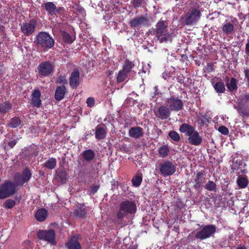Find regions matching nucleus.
<instances>
[{
  "mask_svg": "<svg viewBox=\"0 0 249 249\" xmlns=\"http://www.w3.org/2000/svg\"><path fill=\"white\" fill-rule=\"evenodd\" d=\"M155 92L157 91V88L156 87H155Z\"/></svg>",
  "mask_w": 249,
  "mask_h": 249,
  "instance_id": "nucleus-58",
  "label": "nucleus"
},
{
  "mask_svg": "<svg viewBox=\"0 0 249 249\" xmlns=\"http://www.w3.org/2000/svg\"><path fill=\"white\" fill-rule=\"evenodd\" d=\"M15 204L16 202L15 200L11 199H9L5 201L3 204V207L6 209H11L14 207Z\"/></svg>",
  "mask_w": 249,
  "mask_h": 249,
  "instance_id": "nucleus-38",
  "label": "nucleus"
},
{
  "mask_svg": "<svg viewBox=\"0 0 249 249\" xmlns=\"http://www.w3.org/2000/svg\"><path fill=\"white\" fill-rule=\"evenodd\" d=\"M158 151L160 157L165 158L169 154V148L167 145H164L159 148Z\"/></svg>",
  "mask_w": 249,
  "mask_h": 249,
  "instance_id": "nucleus-31",
  "label": "nucleus"
},
{
  "mask_svg": "<svg viewBox=\"0 0 249 249\" xmlns=\"http://www.w3.org/2000/svg\"><path fill=\"white\" fill-rule=\"evenodd\" d=\"M44 165L48 169H54L56 165V160L54 158H50L44 163Z\"/></svg>",
  "mask_w": 249,
  "mask_h": 249,
  "instance_id": "nucleus-32",
  "label": "nucleus"
},
{
  "mask_svg": "<svg viewBox=\"0 0 249 249\" xmlns=\"http://www.w3.org/2000/svg\"><path fill=\"white\" fill-rule=\"evenodd\" d=\"M17 141L15 140L11 141L9 142L8 145L11 147H13L16 144Z\"/></svg>",
  "mask_w": 249,
  "mask_h": 249,
  "instance_id": "nucleus-52",
  "label": "nucleus"
},
{
  "mask_svg": "<svg viewBox=\"0 0 249 249\" xmlns=\"http://www.w3.org/2000/svg\"><path fill=\"white\" fill-rule=\"evenodd\" d=\"M246 163L242 158L235 160L234 158L232 160V164L231 169L237 171L238 174H245L246 171Z\"/></svg>",
  "mask_w": 249,
  "mask_h": 249,
  "instance_id": "nucleus-11",
  "label": "nucleus"
},
{
  "mask_svg": "<svg viewBox=\"0 0 249 249\" xmlns=\"http://www.w3.org/2000/svg\"><path fill=\"white\" fill-rule=\"evenodd\" d=\"M222 30L227 35L231 34L234 31V26L231 23L227 22L223 25Z\"/></svg>",
  "mask_w": 249,
  "mask_h": 249,
  "instance_id": "nucleus-28",
  "label": "nucleus"
},
{
  "mask_svg": "<svg viewBox=\"0 0 249 249\" xmlns=\"http://www.w3.org/2000/svg\"><path fill=\"white\" fill-rule=\"evenodd\" d=\"M215 231V227L213 225H207L204 227L196 234L197 239L204 240L210 237Z\"/></svg>",
  "mask_w": 249,
  "mask_h": 249,
  "instance_id": "nucleus-7",
  "label": "nucleus"
},
{
  "mask_svg": "<svg viewBox=\"0 0 249 249\" xmlns=\"http://www.w3.org/2000/svg\"><path fill=\"white\" fill-rule=\"evenodd\" d=\"M95 135L96 138L98 139H103L106 135V132L105 129L100 126H98L96 127Z\"/></svg>",
  "mask_w": 249,
  "mask_h": 249,
  "instance_id": "nucleus-33",
  "label": "nucleus"
},
{
  "mask_svg": "<svg viewBox=\"0 0 249 249\" xmlns=\"http://www.w3.org/2000/svg\"><path fill=\"white\" fill-rule=\"evenodd\" d=\"M245 78L247 79V82L249 81V69H245L244 71Z\"/></svg>",
  "mask_w": 249,
  "mask_h": 249,
  "instance_id": "nucleus-51",
  "label": "nucleus"
},
{
  "mask_svg": "<svg viewBox=\"0 0 249 249\" xmlns=\"http://www.w3.org/2000/svg\"><path fill=\"white\" fill-rule=\"evenodd\" d=\"M31 177V174L30 171L25 169L23 170L22 175L19 173L16 174L14 176V180L17 185H23L25 182H27Z\"/></svg>",
  "mask_w": 249,
  "mask_h": 249,
  "instance_id": "nucleus-10",
  "label": "nucleus"
},
{
  "mask_svg": "<svg viewBox=\"0 0 249 249\" xmlns=\"http://www.w3.org/2000/svg\"><path fill=\"white\" fill-rule=\"evenodd\" d=\"M23 246H25L26 248H28L30 246L29 241H25L23 243Z\"/></svg>",
  "mask_w": 249,
  "mask_h": 249,
  "instance_id": "nucleus-54",
  "label": "nucleus"
},
{
  "mask_svg": "<svg viewBox=\"0 0 249 249\" xmlns=\"http://www.w3.org/2000/svg\"><path fill=\"white\" fill-rule=\"evenodd\" d=\"M245 53L249 57V38L247 39L245 45Z\"/></svg>",
  "mask_w": 249,
  "mask_h": 249,
  "instance_id": "nucleus-49",
  "label": "nucleus"
},
{
  "mask_svg": "<svg viewBox=\"0 0 249 249\" xmlns=\"http://www.w3.org/2000/svg\"><path fill=\"white\" fill-rule=\"evenodd\" d=\"M80 73L77 69H74L70 77V85L72 88H76L79 84Z\"/></svg>",
  "mask_w": 249,
  "mask_h": 249,
  "instance_id": "nucleus-15",
  "label": "nucleus"
},
{
  "mask_svg": "<svg viewBox=\"0 0 249 249\" xmlns=\"http://www.w3.org/2000/svg\"><path fill=\"white\" fill-rule=\"evenodd\" d=\"M47 211L44 208L39 209L35 214L36 219L39 221H43L46 218Z\"/></svg>",
  "mask_w": 249,
  "mask_h": 249,
  "instance_id": "nucleus-26",
  "label": "nucleus"
},
{
  "mask_svg": "<svg viewBox=\"0 0 249 249\" xmlns=\"http://www.w3.org/2000/svg\"><path fill=\"white\" fill-rule=\"evenodd\" d=\"M41 93L38 89L34 90L31 96V103L35 107H39L41 104Z\"/></svg>",
  "mask_w": 249,
  "mask_h": 249,
  "instance_id": "nucleus-16",
  "label": "nucleus"
},
{
  "mask_svg": "<svg viewBox=\"0 0 249 249\" xmlns=\"http://www.w3.org/2000/svg\"><path fill=\"white\" fill-rule=\"evenodd\" d=\"M201 13L197 8H191L182 18L186 25H191L196 23L200 18Z\"/></svg>",
  "mask_w": 249,
  "mask_h": 249,
  "instance_id": "nucleus-5",
  "label": "nucleus"
},
{
  "mask_svg": "<svg viewBox=\"0 0 249 249\" xmlns=\"http://www.w3.org/2000/svg\"><path fill=\"white\" fill-rule=\"evenodd\" d=\"M226 86L230 92H233L237 89V80L234 78H231L230 82L226 83Z\"/></svg>",
  "mask_w": 249,
  "mask_h": 249,
  "instance_id": "nucleus-27",
  "label": "nucleus"
},
{
  "mask_svg": "<svg viewBox=\"0 0 249 249\" xmlns=\"http://www.w3.org/2000/svg\"><path fill=\"white\" fill-rule=\"evenodd\" d=\"M167 27L164 21L158 22L156 24V35L168 32ZM160 36L161 35H160Z\"/></svg>",
  "mask_w": 249,
  "mask_h": 249,
  "instance_id": "nucleus-23",
  "label": "nucleus"
},
{
  "mask_svg": "<svg viewBox=\"0 0 249 249\" xmlns=\"http://www.w3.org/2000/svg\"><path fill=\"white\" fill-rule=\"evenodd\" d=\"M219 132L224 135H228L229 131L226 126L222 125L219 127Z\"/></svg>",
  "mask_w": 249,
  "mask_h": 249,
  "instance_id": "nucleus-44",
  "label": "nucleus"
},
{
  "mask_svg": "<svg viewBox=\"0 0 249 249\" xmlns=\"http://www.w3.org/2000/svg\"><path fill=\"white\" fill-rule=\"evenodd\" d=\"M213 66L211 64H208L206 67V70L208 71V72H210V71H213Z\"/></svg>",
  "mask_w": 249,
  "mask_h": 249,
  "instance_id": "nucleus-53",
  "label": "nucleus"
},
{
  "mask_svg": "<svg viewBox=\"0 0 249 249\" xmlns=\"http://www.w3.org/2000/svg\"><path fill=\"white\" fill-rule=\"evenodd\" d=\"M127 73L124 71V70L120 71L117 77V80L118 82H123L126 77Z\"/></svg>",
  "mask_w": 249,
  "mask_h": 249,
  "instance_id": "nucleus-39",
  "label": "nucleus"
},
{
  "mask_svg": "<svg viewBox=\"0 0 249 249\" xmlns=\"http://www.w3.org/2000/svg\"><path fill=\"white\" fill-rule=\"evenodd\" d=\"M129 136L133 138H138L143 135L142 129L140 127H133L129 131Z\"/></svg>",
  "mask_w": 249,
  "mask_h": 249,
  "instance_id": "nucleus-20",
  "label": "nucleus"
},
{
  "mask_svg": "<svg viewBox=\"0 0 249 249\" xmlns=\"http://www.w3.org/2000/svg\"><path fill=\"white\" fill-rule=\"evenodd\" d=\"M87 213L86 208L84 205L80 204L77 206L73 214L77 217H83Z\"/></svg>",
  "mask_w": 249,
  "mask_h": 249,
  "instance_id": "nucleus-25",
  "label": "nucleus"
},
{
  "mask_svg": "<svg viewBox=\"0 0 249 249\" xmlns=\"http://www.w3.org/2000/svg\"><path fill=\"white\" fill-rule=\"evenodd\" d=\"M169 77V75H168L167 73H162V77L164 79H167Z\"/></svg>",
  "mask_w": 249,
  "mask_h": 249,
  "instance_id": "nucleus-56",
  "label": "nucleus"
},
{
  "mask_svg": "<svg viewBox=\"0 0 249 249\" xmlns=\"http://www.w3.org/2000/svg\"><path fill=\"white\" fill-rule=\"evenodd\" d=\"M36 44L45 49L52 48L54 44L53 39L47 33L41 32L36 37Z\"/></svg>",
  "mask_w": 249,
  "mask_h": 249,
  "instance_id": "nucleus-3",
  "label": "nucleus"
},
{
  "mask_svg": "<svg viewBox=\"0 0 249 249\" xmlns=\"http://www.w3.org/2000/svg\"><path fill=\"white\" fill-rule=\"evenodd\" d=\"M155 113L157 117L163 120L167 119L169 116L170 112L167 107L161 106Z\"/></svg>",
  "mask_w": 249,
  "mask_h": 249,
  "instance_id": "nucleus-18",
  "label": "nucleus"
},
{
  "mask_svg": "<svg viewBox=\"0 0 249 249\" xmlns=\"http://www.w3.org/2000/svg\"><path fill=\"white\" fill-rule=\"evenodd\" d=\"M213 85L215 90V91L218 92V82L217 81L216 78H213L211 81Z\"/></svg>",
  "mask_w": 249,
  "mask_h": 249,
  "instance_id": "nucleus-46",
  "label": "nucleus"
},
{
  "mask_svg": "<svg viewBox=\"0 0 249 249\" xmlns=\"http://www.w3.org/2000/svg\"><path fill=\"white\" fill-rule=\"evenodd\" d=\"M237 183L240 188H245L248 185V180L244 177H241L237 179Z\"/></svg>",
  "mask_w": 249,
  "mask_h": 249,
  "instance_id": "nucleus-34",
  "label": "nucleus"
},
{
  "mask_svg": "<svg viewBox=\"0 0 249 249\" xmlns=\"http://www.w3.org/2000/svg\"><path fill=\"white\" fill-rule=\"evenodd\" d=\"M45 9L50 15H54L58 13V10L56 9L55 4L52 2H48L44 4Z\"/></svg>",
  "mask_w": 249,
  "mask_h": 249,
  "instance_id": "nucleus-21",
  "label": "nucleus"
},
{
  "mask_svg": "<svg viewBox=\"0 0 249 249\" xmlns=\"http://www.w3.org/2000/svg\"><path fill=\"white\" fill-rule=\"evenodd\" d=\"M169 137L172 140L178 142L180 140L179 134L176 131H171L169 133Z\"/></svg>",
  "mask_w": 249,
  "mask_h": 249,
  "instance_id": "nucleus-41",
  "label": "nucleus"
},
{
  "mask_svg": "<svg viewBox=\"0 0 249 249\" xmlns=\"http://www.w3.org/2000/svg\"><path fill=\"white\" fill-rule=\"evenodd\" d=\"M142 176L141 173H138L132 179V182L133 186L138 187L142 181Z\"/></svg>",
  "mask_w": 249,
  "mask_h": 249,
  "instance_id": "nucleus-29",
  "label": "nucleus"
},
{
  "mask_svg": "<svg viewBox=\"0 0 249 249\" xmlns=\"http://www.w3.org/2000/svg\"><path fill=\"white\" fill-rule=\"evenodd\" d=\"M236 249H247L245 246L238 247Z\"/></svg>",
  "mask_w": 249,
  "mask_h": 249,
  "instance_id": "nucleus-57",
  "label": "nucleus"
},
{
  "mask_svg": "<svg viewBox=\"0 0 249 249\" xmlns=\"http://www.w3.org/2000/svg\"><path fill=\"white\" fill-rule=\"evenodd\" d=\"M225 89L223 83L219 82V93H222Z\"/></svg>",
  "mask_w": 249,
  "mask_h": 249,
  "instance_id": "nucleus-47",
  "label": "nucleus"
},
{
  "mask_svg": "<svg viewBox=\"0 0 249 249\" xmlns=\"http://www.w3.org/2000/svg\"><path fill=\"white\" fill-rule=\"evenodd\" d=\"M57 82L60 84H64L66 82V79L64 76H60L58 78Z\"/></svg>",
  "mask_w": 249,
  "mask_h": 249,
  "instance_id": "nucleus-50",
  "label": "nucleus"
},
{
  "mask_svg": "<svg viewBox=\"0 0 249 249\" xmlns=\"http://www.w3.org/2000/svg\"><path fill=\"white\" fill-rule=\"evenodd\" d=\"M142 3V0H133L132 4L135 7H139Z\"/></svg>",
  "mask_w": 249,
  "mask_h": 249,
  "instance_id": "nucleus-48",
  "label": "nucleus"
},
{
  "mask_svg": "<svg viewBox=\"0 0 249 249\" xmlns=\"http://www.w3.org/2000/svg\"><path fill=\"white\" fill-rule=\"evenodd\" d=\"M179 130L184 133L188 137V141L190 143L197 145L202 142L201 137L193 126L184 123L180 126Z\"/></svg>",
  "mask_w": 249,
  "mask_h": 249,
  "instance_id": "nucleus-1",
  "label": "nucleus"
},
{
  "mask_svg": "<svg viewBox=\"0 0 249 249\" xmlns=\"http://www.w3.org/2000/svg\"><path fill=\"white\" fill-rule=\"evenodd\" d=\"M55 231L53 230L49 231L40 230L37 232L39 239L52 243L55 239Z\"/></svg>",
  "mask_w": 249,
  "mask_h": 249,
  "instance_id": "nucleus-9",
  "label": "nucleus"
},
{
  "mask_svg": "<svg viewBox=\"0 0 249 249\" xmlns=\"http://www.w3.org/2000/svg\"><path fill=\"white\" fill-rule=\"evenodd\" d=\"M17 184L16 182L7 180L0 184V199L8 198L17 192Z\"/></svg>",
  "mask_w": 249,
  "mask_h": 249,
  "instance_id": "nucleus-2",
  "label": "nucleus"
},
{
  "mask_svg": "<svg viewBox=\"0 0 249 249\" xmlns=\"http://www.w3.org/2000/svg\"><path fill=\"white\" fill-rule=\"evenodd\" d=\"M229 180V178L227 177L226 178H223V182H220V183L221 184V188L223 190H226L227 189L228 185Z\"/></svg>",
  "mask_w": 249,
  "mask_h": 249,
  "instance_id": "nucleus-43",
  "label": "nucleus"
},
{
  "mask_svg": "<svg viewBox=\"0 0 249 249\" xmlns=\"http://www.w3.org/2000/svg\"><path fill=\"white\" fill-rule=\"evenodd\" d=\"M247 86L248 88H249V81L248 82Z\"/></svg>",
  "mask_w": 249,
  "mask_h": 249,
  "instance_id": "nucleus-59",
  "label": "nucleus"
},
{
  "mask_svg": "<svg viewBox=\"0 0 249 249\" xmlns=\"http://www.w3.org/2000/svg\"><path fill=\"white\" fill-rule=\"evenodd\" d=\"M167 105L171 110L174 111H178L181 109L183 107V103L182 101L180 100L175 98L168 99Z\"/></svg>",
  "mask_w": 249,
  "mask_h": 249,
  "instance_id": "nucleus-14",
  "label": "nucleus"
},
{
  "mask_svg": "<svg viewBox=\"0 0 249 249\" xmlns=\"http://www.w3.org/2000/svg\"><path fill=\"white\" fill-rule=\"evenodd\" d=\"M216 185L213 181H209L206 185V188L209 191H213L215 189Z\"/></svg>",
  "mask_w": 249,
  "mask_h": 249,
  "instance_id": "nucleus-42",
  "label": "nucleus"
},
{
  "mask_svg": "<svg viewBox=\"0 0 249 249\" xmlns=\"http://www.w3.org/2000/svg\"><path fill=\"white\" fill-rule=\"evenodd\" d=\"M134 66V65L132 62L126 60L124 62L123 70L128 73L131 69L133 68Z\"/></svg>",
  "mask_w": 249,
  "mask_h": 249,
  "instance_id": "nucleus-36",
  "label": "nucleus"
},
{
  "mask_svg": "<svg viewBox=\"0 0 249 249\" xmlns=\"http://www.w3.org/2000/svg\"><path fill=\"white\" fill-rule=\"evenodd\" d=\"M86 103H87L88 107H92L94 105V103H95L94 99L93 97H89L87 99Z\"/></svg>",
  "mask_w": 249,
  "mask_h": 249,
  "instance_id": "nucleus-45",
  "label": "nucleus"
},
{
  "mask_svg": "<svg viewBox=\"0 0 249 249\" xmlns=\"http://www.w3.org/2000/svg\"><path fill=\"white\" fill-rule=\"evenodd\" d=\"M66 88L65 86L57 87L55 92V99L57 101L61 100L64 98Z\"/></svg>",
  "mask_w": 249,
  "mask_h": 249,
  "instance_id": "nucleus-22",
  "label": "nucleus"
},
{
  "mask_svg": "<svg viewBox=\"0 0 249 249\" xmlns=\"http://www.w3.org/2000/svg\"><path fill=\"white\" fill-rule=\"evenodd\" d=\"M36 25V21L35 19H31L29 22L23 23L21 25V31L25 36H30L34 32Z\"/></svg>",
  "mask_w": 249,
  "mask_h": 249,
  "instance_id": "nucleus-8",
  "label": "nucleus"
},
{
  "mask_svg": "<svg viewBox=\"0 0 249 249\" xmlns=\"http://www.w3.org/2000/svg\"><path fill=\"white\" fill-rule=\"evenodd\" d=\"M84 159L87 161H90L95 157L94 152L91 150H87L82 153Z\"/></svg>",
  "mask_w": 249,
  "mask_h": 249,
  "instance_id": "nucleus-30",
  "label": "nucleus"
},
{
  "mask_svg": "<svg viewBox=\"0 0 249 249\" xmlns=\"http://www.w3.org/2000/svg\"><path fill=\"white\" fill-rule=\"evenodd\" d=\"M61 36L63 40L68 43H71L73 41V39L67 32H62Z\"/></svg>",
  "mask_w": 249,
  "mask_h": 249,
  "instance_id": "nucleus-37",
  "label": "nucleus"
},
{
  "mask_svg": "<svg viewBox=\"0 0 249 249\" xmlns=\"http://www.w3.org/2000/svg\"><path fill=\"white\" fill-rule=\"evenodd\" d=\"M21 121L18 117H14L11 119L9 126L11 128H16L20 124Z\"/></svg>",
  "mask_w": 249,
  "mask_h": 249,
  "instance_id": "nucleus-35",
  "label": "nucleus"
},
{
  "mask_svg": "<svg viewBox=\"0 0 249 249\" xmlns=\"http://www.w3.org/2000/svg\"><path fill=\"white\" fill-rule=\"evenodd\" d=\"M11 107V105L9 103H5L0 105V113H3L7 112Z\"/></svg>",
  "mask_w": 249,
  "mask_h": 249,
  "instance_id": "nucleus-40",
  "label": "nucleus"
},
{
  "mask_svg": "<svg viewBox=\"0 0 249 249\" xmlns=\"http://www.w3.org/2000/svg\"><path fill=\"white\" fill-rule=\"evenodd\" d=\"M161 36H160V34L156 35L158 40L160 43H166L168 41L171 42L172 40L171 35L168 32L160 34Z\"/></svg>",
  "mask_w": 249,
  "mask_h": 249,
  "instance_id": "nucleus-24",
  "label": "nucleus"
},
{
  "mask_svg": "<svg viewBox=\"0 0 249 249\" xmlns=\"http://www.w3.org/2000/svg\"><path fill=\"white\" fill-rule=\"evenodd\" d=\"M68 249H81V247L76 236L72 237L67 243Z\"/></svg>",
  "mask_w": 249,
  "mask_h": 249,
  "instance_id": "nucleus-19",
  "label": "nucleus"
},
{
  "mask_svg": "<svg viewBox=\"0 0 249 249\" xmlns=\"http://www.w3.org/2000/svg\"><path fill=\"white\" fill-rule=\"evenodd\" d=\"M98 189V186H93L92 187H91V192L93 193H94L96 192H97Z\"/></svg>",
  "mask_w": 249,
  "mask_h": 249,
  "instance_id": "nucleus-55",
  "label": "nucleus"
},
{
  "mask_svg": "<svg viewBox=\"0 0 249 249\" xmlns=\"http://www.w3.org/2000/svg\"><path fill=\"white\" fill-rule=\"evenodd\" d=\"M239 111L243 115L249 116V94L243 97L239 106Z\"/></svg>",
  "mask_w": 249,
  "mask_h": 249,
  "instance_id": "nucleus-13",
  "label": "nucleus"
},
{
  "mask_svg": "<svg viewBox=\"0 0 249 249\" xmlns=\"http://www.w3.org/2000/svg\"><path fill=\"white\" fill-rule=\"evenodd\" d=\"M130 23L131 27H138L142 25H147L148 20L145 17L141 16L132 19Z\"/></svg>",
  "mask_w": 249,
  "mask_h": 249,
  "instance_id": "nucleus-17",
  "label": "nucleus"
},
{
  "mask_svg": "<svg viewBox=\"0 0 249 249\" xmlns=\"http://www.w3.org/2000/svg\"><path fill=\"white\" fill-rule=\"evenodd\" d=\"M137 207L136 204L130 201H123L120 206V209L117 214L119 219H122L127 214H134L136 213Z\"/></svg>",
  "mask_w": 249,
  "mask_h": 249,
  "instance_id": "nucleus-4",
  "label": "nucleus"
},
{
  "mask_svg": "<svg viewBox=\"0 0 249 249\" xmlns=\"http://www.w3.org/2000/svg\"><path fill=\"white\" fill-rule=\"evenodd\" d=\"M53 69V66L49 62H43L38 66L39 74L41 76L49 75L52 72Z\"/></svg>",
  "mask_w": 249,
  "mask_h": 249,
  "instance_id": "nucleus-12",
  "label": "nucleus"
},
{
  "mask_svg": "<svg viewBox=\"0 0 249 249\" xmlns=\"http://www.w3.org/2000/svg\"><path fill=\"white\" fill-rule=\"evenodd\" d=\"M160 172L163 177H166L174 174L176 171V165L170 160H165L160 163Z\"/></svg>",
  "mask_w": 249,
  "mask_h": 249,
  "instance_id": "nucleus-6",
  "label": "nucleus"
}]
</instances>
